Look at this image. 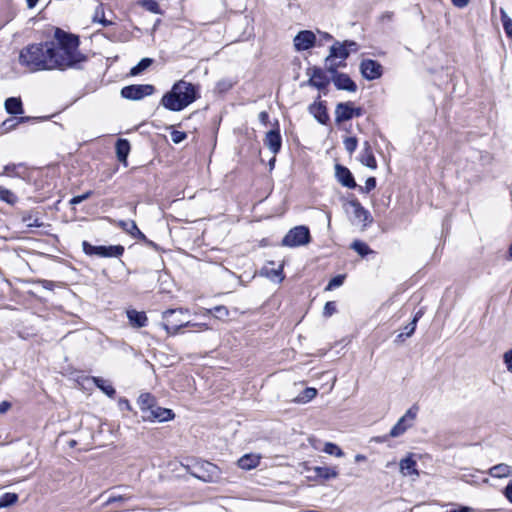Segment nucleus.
<instances>
[{
    "mask_svg": "<svg viewBox=\"0 0 512 512\" xmlns=\"http://www.w3.org/2000/svg\"><path fill=\"white\" fill-rule=\"evenodd\" d=\"M54 38L56 42H49V45L52 47L49 60L50 65H52L50 70L79 68V64L86 61V56L78 50L79 39L77 36L57 28Z\"/></svg>",
    "mask_w": 512,
    "mask_h": 512,
    "instance_id": "obj_1",
    "label": "nucleus"
},
{
    "mask_svg": "<svg viewBox=\"0 0 512 512\" xmlns=\"http://www.w3.org/2000/svg\"><path fill=\"white\" fill-rule=\"evenodd\" d=\"M197 99V87L184 80H179L165 93L161 105L170 111H181Z\"/></svg>",
    "mask_w": 512,
    "mask_h": 512,
    "instance_id": "obj_2",
    "label": "nucleus"
},
{
    "mask_svg": "<svg viewBox=\"0 0 512 512\" xmlns=\"http://www.w3.org/2000/svg\"><path fill=\"white\" fill-rule=\"evenodd\" d=\"M51 52L49 42L28 45L20 51L19 63L32 72L50 70Z\"/></svg>",
    "mask_w": 512,
    "mask_h": 512,
    "instance_id": "obj_3",
    "label": "nucleus"
},
{
    "mask_svg": "<svg viewBox=\"0 0 512 512\" xmlns=\"http://www.w3.org/2000/svg\"><path fill=\"white\" fill-rule=\"evenodd\" d=\"M188 313V310L183 308L168 309L163 312L161 323L162 328L168 335H175L182 327L194 326L190 321L185 320L183 316Z\"/></svg>",
    "mask_w": 512,
    "mask_h": 512,
    "instance_id": "obj_4",
    "label": "nucleus"
},
{
    "mask_svg": "<svg viewBox=\"0 0 512 512\" xmlns=\"http://www.w3.org/2000/svg\"><path fill=\"white\" fill-rule=\"evenodd\" d=\"M82 248L87 255H96L103 258L120 257L124 253L122 245L94 246L88 241H83Z\"/></svg>",
    "mask_w": 512,
    "mask_h": 512,
    "instance_id": "obj_5",
    "label": "nucleus"
},
{
    "mask_svg": "<svg viewBox=\"0 0 512 512\" xmlns=\"http://www.w3.org/2000/svg\"><path fill=\"white\" fill-rule=\"evenodd\" d=\"M310 231L306 226H296L289 230L282 240V245L287 247H297L306 245L310 242Z\"/></svg>",
    "mask_w": 512,
    "mask_h": 512,
    "instance_id": "obj_6",
    "label": "nucleus"
},
{
    "mask_svg": "<svg viewBox=\"0 0 512 512\" xmlns=\"http://www.w3.org/2000/svg\"><path fill=\"white\" fill-rule=\"evenodd\" d=\"M418 412L417 406H412L406 413L397 421L389 432V436L392 438L403 435L409 428L414 424Z\"/></svg>",
    "mask_w": 512,
    "mask_h": 512,
    "instance_id": "obj_7",
    "label": "nucleus"
},
{
    "mask_svg": "<svg viewBox=\"0 0 512 512\" xmlns=\"http://www.w3.org/2000/svg\"><path fill=\"white\" fill-rule=\"evenodd\" d=\"M155 88L150 84H135L125 86L121 89V96L129 100H141L154 93Z\"/></svg>",
    "mask_w": 512,
    "mask_h": 512,
    "instance_id": "obj_8",
    "label": "nucleus"
},
{
    "mask_svg": "<svg viewBox=\"0 0 512 512\" xmlns=\"http://www.w3.org/2000/svg\"><path fill=\"white\" fill-rule=\"evenodd\" d=\"M360 72L366 80H375L382 76L383 66L372 59H364L360 63Z\"/></svg>",
    "mask_w": 512,
    "mask_h": 512,
    "instance_id": "obj_9",
    "label": "nucleus"
},
{
    "mask_svg": "<svg viewBox=\"0 0 512 512\" xmlns=\"http://www.w3.org/2000/svg\"><path fill=\"white\" fill-rule=\"evenodd\" d=\"M306 74L309 76L306 84L319 90L325 89L330 82L329 78L321 68H308Z\"/></svg>",
    "mask_w": 512,
    "mask_h": 512,
    "instance_id": "obj_10",
    "label": "nucleus"
},
{
    "mask_svg": "<svg viewBox=\"0 0 512 512\" xmlns=\"http://www.w3.org/2000/svg\"><path fill=\"white\" fill-rule=\"evenodd\" d=\"M174 416L175 415L171 409L162 408L156 403L153 408L147 411L146 416H143V420L150 422H165L172 420Z\"/></svg>",
    "mask_w": 512,
    "mask_h": 512,
    "instance_id": "obj_11",
    "label": "nucleus"
},
{
    "mask_svg": "<svg viewBox=\"0 0 512 512\" xmlns=\"http://www.w3.org/2000/svg\"><path fill=\"white\" fill-rule=\"evenodd\" d=\"M316 41V36L312 31L309 30H303L300 31L295 37H294V46L297 51H304L308 50L311 47L314 46Z\"/></svg>",
    "mask_w": 512,
    "mask_h": 512,
    "instance_id": "obj_12",
    "label": "nucleus"
},
{
    "mask_svg": "<svg viewBox=\"0 0 512 512\" xmlns=\"http://www.w3.org/2000/svg\"><path fill=\"white\" fill-rule=\"evenodd\" d=\"M335 175L337 180L345 187L353 189L357 184L350 170L340 164L335 166Z\"/></svg>",
    "mask_w": 512,
    "mask_h": 512,
    "instance_id": "obj_13",
    "label": "nucleus"
},
{
    "mask_svg": "<svg viewBox=\"0 0 512 512\" xmlns=\"http://www.w3.org/2000/svg\"><path fill=\"white\" fill-rule=\"evenodd\" d=\"M332 80L338 90H346L349 92H355L357 90L355 82L345 73H336Z\"/></svg>",
    "mask_w": 512,
    "mask_h": 512,
    "instance_id": "obj_14",
    "label": "nucleus"
},
{
    "mask_svg": "<svg viewBox=\"0 0 512 512\" xmlns=\"http://www.w3.org/2000/svg\"><path fill=\"white\" fill-rule=\"evenodd\" d=\"M264 143L273 154L278 153L282 145V138L279 129L268 131L266 133Z\"/></svg>",
    "mask_w": 512,
    "mask_h": 512,
    "instance_id": "obj_15",
    "label": "nucleus"
},
{
    "mask_svg": "<svg viewBox=\"0 0 512 512\" xmlns=\"http://www.w3.org/2000/svg\"><path fill=\"white\" fill-rule=\"evenodd\" d=\"M349 204L353 208L354 218L357 219L358 222L362 223L364 226L372 222L369 211L366 210L359 201L352 200Z\"/></svg>",
    "mask_w": 512,
    "mask_h": 512,
    "instance_id": "obj_16",
    "label": "nucleus"
},
{
    "mask_svg": "<svg viewBox=\"0 0 512 512\" xmlns=\"http://www.w3.org/2000/svg\"><path fill=\"white\" fill-rule=\"evenodd\" d=\"M112 223L114 225H117L118 227H120L123 231H125L126 233H128L129 235H131L134 238L145 239V235L139 230L135 221H133V220H129V221L119 220V221H112Z\"/></svg>",
    "mask_w": 512,
    "mask_h": 512,
    "instance_id": "obj_17",
    "label": "nucleus"
},
{
    "mask_svg": "<svg viewBox=\"0 0 512 512\" xmlns=\"http://www.w3.org/2000/svg\"><path fill=\"white\" fill-rule=\"evenodd\" d=\"M352 119V102L339 103L335 109V121L341 123Z\"/></svg>",
    "mask_w": 512,
    "mask_h": 512,
    "instance_id": "obj_18",
    "label": "nucleus"
},
{
    "mask_svg": "<svg viewBox=\"0 0 512 512\" xmlns=\"http://www.w3.org/2000/svg\"><path fill=\"white\" fill-rule=\"evenodd\" d=\"M417 463L413 459L412 455L403 458L399 463L400 472L403 476L415 475L419 476V472L416 469Z\"/></svg>",
    "mask_w": 512,
    "mask_h": 512,
    "instance_id": "obj_19",
    "label": "nucleus"
},
{
    "mask_svg": "<svg viewBox=\"0 0 512 512\" xmlns=\"http://www.w3.org/2000/svg\"><path fill=\"white\" fill-rule=\"evenodd\" d=\"M360 161L363 165H365L371 169L377 168V162H376L372 148L368 141L364 142L363 150L360 155Z\"/></svg>",
    "mask_w": 512,
    "mask_h": 512,
    "instance_id": "obj_20",
    "label": "nucleus"
},
{
    "mask_svg": "<svg viewBox=\"0 0 512 512\" xmlns=\"http://www.w3.org/2000/svg\"><path fill=\"white\" fill-rule=\"evenodd\" d=\"M127 317L129 319L130 324L136 328H141V327L146 326L147 321H148L145 312L137 311L134 309L127 311Z\"/></svg>",
    "mask_w": 512,
    "mask_h": 512,
    "instance_id": "obj_21",
    "label": "nucleus"
},
{
    "mask_svg": "<svg viewBox=\"0 0 512 512\" xmlns=\"http://www.w3.org/2000/svg\"><path fill=\"white\" fill-rule=\"evenodd\" d=\"M137 403L142 413L141 417L143 418V416H146L147 411L154 407L156 404V399L150 393H142L138 397Z\"/></svg>",
    "mask_w": 512,
    "mask_h": 512,
    "instance_id": "obj_22",
    "label": "nucleus"
},
{
    "mask_svg": "<svg viewBox=\"0 0 512 512\" xmlns=\"http://www.w3.org/2000/svg\"><path fill=\"white\" fill-rule=\"evenodd\" d=\"M488 474L493 478H506L512 476V467L505 463L492 466L488 470Z\"/></svg>",
    "mask_w": 512,
    "mask_h": 512,
    "instance_id": "obj_23",
    "label": "nucleus"
},
{
    "mask_svg": "<svg viewBox=\"0 0 512 512\" xmlns=\"http://www.w3.org/2000/svg\"><path fill=\"white\" fill-rule=\"evenodd\" d=\"M309 111L321 124H326V122L329 119L326 107L320 102H314L313 104H311L309 106Z\"/></svg>",
    "mask_w": 512,
    "mask_h": 512,
    "instance_id": "obj_24",
    "label": "nucleus"
},
{
    "mask_svg": "<svg viewBox=\"0 0 512 512\" xmlns=\"http://www.w3.org/2000/svg\"><path fill=\"white\" fill-rule=\"evenodd\" d=\"M5 109L12 115H20L24 113L22 101L19 97L7 98L5 100Z\"/></svg>",
    "mask_w": 512,
    "mask_h": 512,
    "instance_id": "obj_25",
    "label": "nucleus"
},
{
    "mask_svg": "<svg viewBox=\"0 0 512 512\" xmlns=\"http://www.w3.org/2000/svg\"><path fill=\"white\" fill-rule=\"evenodd\" d=\"M116 155L120 162L125 163L130 152V143L126 139H118L116 142Z\"/></svg>",
    "mask_w": 512,
    "mask_h": 512,
    "instance_id": "obj_26",
    "label": "nucleus"
},
{
    "mask_svg": "<svg viewBox=\"0 0 512 512\" xmlns=\"http://www.w3.org/2000/svg\"><path fill=\"white\" fill-rule=\"evenodd\" d=\"M260 463V457L254 454H246L238 460V466L245 470L257 467Z\"/></svg>",
    "mask_w": 512,
    "mask_h": 512,
    "instance_id": "obj_27",
    "label": "nucleus"
},
{
    "mask_svg": "<svg viewBox=\"0 0 512 512\" xmlns=\"http://www.w3.org/2000/svg\"><path fill=\"white\" fill-rule=\"evenodd\" d=\"M93 382L104 394L110 398H114L116 391L107 380L100 377H93Z\"/></svg>",
    "mask_w": 512,
    "mask_h": 512,
    "instance_id": "obj_28",
    "label": "nucleus"
},
{
    "mask_svg": "<svg viewBox=\"0 0 512 512\" xmlns=\"http://www.w3.org/2000/svg\"><path fill=\"white\" fill-rule=\"evenodd\" d=\"M329 55L333 58H340L341 60H345L349 56V50L346 45L336 42L330 48Z\"/></svg>",
    "mask_w": 512,
    "mask_h": 512,
    "instance_id": "obj_29",
    "label": "nucleus"
},
{
    "mask_svg": "<svg viewBox=\"0 0 512 512\" xmlns=\"http://www.w3.org/2000/svg\"><path fill=\"white\" fill-rule=\"evenodd\" d=\"M314 472L317 477L323 478L325 480L336 478L338 476V471L335 467H314Z\"/></svg>",
    "mask_w": 512,
    "mask_h": 512,
    "instance_id": "obj_30",
    "label": "nucleus"
},
{
    "mask_svg": "<svg viewBox=\"0 0 512 512\" xmlns=\"http://www.w3.org/2000/svg\"><path fill=\"white\" fill-rule=\"evenodd\" d=\"M420 317H421V313L420 312L416 313L413 320L409 324H407L403 328V331L397 336V339L402 340L404 337H410L414 333V331L416 329V324Z\"/></svg>",
    "mask_w": 512,
    "mask_h": 512,
    "instance_id": "obj_31",
    "label": "nucleus"
},
{
    "mask_svg": "<svg viewBox=\"0 0 512 512\" xmlns=\"http://www.w3.org/2000/svg\"><path fill=\"white\" fill-rule=\"evenodd\" d=\"M317 395V390L313 387H308L306 389L303 390V392L297 396V398L295 399V401L297 403H307L309 401H311L312 399H314Z\"/></svg>",
    "mask_w": 512,
    "mask_h": 512,
    "instance_id": "obj_32",
    "label": "nucleus"
},
{
    "mask_svg": "<svg viewBox=\"0 0 512 512\" xmlns=\"http://www.w3.org/2000/svg\"><path fill=\"white\" fill-rule=\"evenodd\" d=\"M500 15L504 31L506 35L512 39V19L503 8H500Z\"/></svg>",
    "mask_w": 512,
    "mask_h": 512,
    "instance_id": "obj_33",
    "label": "nucleus"
},
{
    "mask_svg": "<svg viewBox=\"0 0 512 512\" xmlns=\"http://www.w3.org/2000/svg\"><path fill=\"white\" fill-rule=\"evenodd\" d=\"M18 501V495L16 493H4L0 496V508H6L14 505Z\"/></svg>",
    "mask_w": 512,
    "mask_h": 512,
    "instance_id": "obj_34",
    "label": "nucleus"
},
{
    "mask_svg": "<svg viewBox=\"0 0 512 512\" xmlns=\"http://www.w3.org/2000/svg\"><path fill=\"white\" fill-rule=\"evenodd\" d=\"M351 248L354 251H356L359 255H361L362 257L373 252L366 243L359 241V240L354 241L351 245Z\"/></svg>",
    "mask_w": 512,
    "mask_h": 512,
    "instance_id": "obj_35",
    "label": "nucleus"
},
{
    "mask_svg": "<svg viewBox=\"0 0 512 512\" xmlns=\"http://www.w3.org/2000/svg\"><path fill=\"white\" fill-rule=\"evenodd\" d=\"M152 62L153 60L151 58L141 59L140 62L130 70V74L135 76L142 73L152 64Z\"/></svg>",
    "mask_w": 512,
    "mask_h": 512,
    "instance_id": "obj_36",
    "label": "nucleus"
},
{
    "mask_svg": "<svg viewBox=\"0 0 512 512\" xmlns=\"http://www.w3.org/2000/svg\"><path fill=\"white\" fill-rule=\"evenodd\" d=\"M0 200L12 205V204L16 203L17 197L9 189H7L3 186H0Z\"/></svg>",
    "mask_w": 512,
    "mask_h": 512,
    "instance_id": "obj_37",
    "label": "nucleus"
},
{
    "mask_svg": "<svg viewBox=\"0 0 512 512\" xmlns=\"http://www.w3.org/2000/svg\"><path fill=\"white\" fill-rule=\"evenodd\" d=\"M323 451L330 455H335L336 457H342L344 455L343 451L334 443L327 442L325 443Z\"/></svg>",
    "mask_w": 512,
    "mask_h": 512,
    "instance_id": "obj_38",
    "label": "nucleus"
},
{
    "mask_svg": "<svg viewBox=\"0 0 512 512\" xmlns=\"http://www.w3.org/2000/svg\"><path fill=\"white\" fill-rule=\"evenodd\" d=\"M93 21L94 22H99L101 23L103 26H109L112 24L111 21H108L104 18V10H103V7L101 5H99L96 10H95V15L93 17Z\"/></svg>",
    "mask_w": 512,
    "mask_h": 512,
    "instance_id": "obj_39",
    "label": "nucleus"
},
{
    "mask_svg": "<svg viewBox=\"0 0 512 512\" xmlns=\"http://www.w3.org/2000/svg\"><path fill=\"white\" fill-rule=\"evenodd\" d=\"M23 223L27 227H41L43 223L40 221L38 217H34L32 214H27L22 217Z\"/></svg>",
    "mask_w": 512,
    "mask_h": 512,
    "instance_id": "obj_40",
    "label": "nucleus"
},
{
    "mask_svg": "<svg viewBox=\"0 0 512 512\" xmlns=\"http://www.w3.org/2000/svg\"><path fill=\"white\" fill-rule=\"evenodd\" d=\"M335 59L336 58H333L331 57L330 55H328V57L325 59V66L327 68V70L331 73H333L334 75L337 72V68L340 67V66H344L345 64H343L342 62H339V63H336L335 62Z\"/></svg>",
    "mask_w": 512,
    "mask_h": 512,
    "instance_id": "obj_41",
    "label": "nucleus"
},
{
    "mask_svg": "<svg viewBox=\"0 0 512 512\" xmlns=\"http://www.w3.org/2000/svg\"><path fill=\"white\" fill-rule=\"evenodd\" d=\"M343 144L346 151L352 154L357 148L358 141L355 137H347Z\"/></svg>",
    "mask_w": 512,
    "mask_h": 512,
    "instance_id": "obj_42",
    "label": "nucleus"
},
{
    "mask_svg": "<svg viewBox=\"0 0 512 512\" xmlns=\"http://www.w3.org/2000/svg\"><path fill=\"white\" fill-rule=\"evenodd\" d=\"M344 279H345V276H343V275H337V276L333 277L329 281L326 289L327 290H332V289H334L336 287L341 286L343 284V282H344Z\"/></svg>",
    "mask_w": 512,
    "mask_h": 512,
    "instance_id": "obj_43",
    "label": "nucleus"
},
{
    "mask_svg": "<svg viewBox=\"0 0 512 512\" xmlns=\"http://www.w3.org/2000/svg\"><path fill=\"white\" fill-rule=\"evenodd\" d=\"M283 269H282V266H280L278 269H271L270 271L266 270V275L271 278V279H278V281H282L284 276H283Z\"/></svg>",
    "mask_w": 512,
    "mask_h": 512,
    "instance_id": "obj_44",
    "label": "nucleus"
},
{
    "mask_svg": "<svg viewBox=\"0 0 512 512\" xmlns=\"http://www.w3.org/2000/svg\"><path fill=\"white\" fill-rule=\"evenodd\" d=\"M170 135H171L172 142L175 144L181 143L187 137L185 132L178 131V130H173Z\"/></svg>",
    "mask_w": 512,
    "mask_h": 512,
    "instance_id": "obj_45",
    "label": "nucleus"
},
{
    "mask_svg": "<svg viewBox=\"0 0 512 512\" xmlns=\"http://www.w3.org/2000/svg\"><path fill=\"white\" fill-rule=\"evenodd\" d=\"M375 187H376V179L374 177H369L365 182V186L359 187V190L364 193H369Z\"/></svg>",
    "mask_w": 512,
    "mask_h": 512,
    "instance_id": "obj_46",
    "label": "nucleus"
},
{
    "mask_svg": "<svg viewBox=\"0 0 512 512\" xmlns=\"http://www.w3.org/2000/svg\"><path fill=\"white\" fill-rule=\"evenodd\" d=\"M336 312V304L333 301H329L325 304L323 309V315L325 317H330Z\"/></svg>",
    "mask_w": 512,
    "mask_h": 512,
    "instance_id": "obj_47",
    "label": "nucleus"
},
{
    "mask_svg": "<svg viewBox=\"0 0 512 512\" xmlns=\"http://www.w3.org/2000/svg\"><path fill=\"white\" fill-rule=\"evenodd\" d=\"M91 194H92V192L88 191L82 195L75 196L70 200V204L71 205L79 204V203L83 202L84 200L88 199L91 196Z\"/></svg>",
    "mask_w": 512,
    "mask_h": 512,
    "instance_id": "obj_48",
    "label": "nucleus"
},
{
    "mask_svg": "<svg viewBox=\"0 0 512 512\" xmlns=\"http://www.w3.org/2000/svg\"><path fill=\"white\" fill-rule=\"evenodd\" d=\"M504 363L506 364L507 370L512 373V349L504 354Z\"/></svg>",
    "mask_w": 512,
    "mask_h": 512,
    "instance_id": "obj_49",
    "label": "nucleus"
},
{
    "mask_svg": "<svg viewBox=\"0 0 512 512\" xmlns=\"http://www.w3.org/2000/svg\"><path fill=\"white\" fill-rule=\"evenodd\" d=\"M214 311L216 313V316L220 319L227 317L229 314L228 309L225 306H216L214 308Z\"/></svg>",
    "mask_w": 512,
    "mask_h": 512,
    "instance_id": "obj_50",
    "label": "nucleus"
},
{
    "mask_svg": "<svg viewBox=\"0 0 512 512\" xmlns=\"http://www.w3.org/2000/svg\"><path fill=\"white\" fill-rule=\"evenodd\" d=\"M451 2L457 8H465L470 0H451Z\"/></svg>",
    "mask_w": 512,
    "mask_h": 512,
    "instance_id": "obj_51",
    "label": "nucleus"
},
{
    "mask_svg": "<svg viewBox=\"0 0 512 512\" xmlns=\"http://www.w3.org/2000/svg\"><path fill=\"white\" fill-rule=\"evenodd\" d=\"M504 495L508 499V501L512 503V482H510L506 486L505 491H504Z\"/></svg>",
    "mask_w": 512,
    "mask_h": 512,
    "instance_id": "obj_52",
    "label": "nucleus"
},
{
    "mask_svg": "<svg viewBox=\"0 0 512 512\" xmlns=\"http://www.w3.org/2000/svg\"><path fill=\"white\" fill-rule=\"evenodd\" d=\"M126 500V498L122 495H119V496H111L107 499L106 501V505H109L111 503H114V502H120V501H124Z\"/></svg>",
    "mask_w": 512,
    "mask_h": 512,
    "instance_id": "obj_53",
    "label": "nucleus"
},
{
    "mask_svg": "<svg viewBox=\"0 0 512 512\" xmlns=\"http://www.w3.org/2000/svg\"><path fill=\"white\" fill-rule=\"evenodd\" d=\"M11 407V403L8 401H2L0 403V414L6 413Z\"/></svg>",
    "mask_w": 512,
    "mask_h": 512,
    "instance_id": "obj_54",
    "label": "nucleus"
},
{
    "mask_svg": "<svg viewBox=\"0 0 512 512\" xmlns=\"http://www.w3.org/2000/svg\"><path fill=\"white\" fill-rule=\"evenodd\" d=\"M259 120H260V122H261L262 124L267 125L268 120H269V115H268V113H267L266 111H262V112H260V114H259Z\"/></svg>",
    "mask_w": 512,
    "mask_h": 512,
    "instance_id": "obj_55",
    "label": "nucleus"
},
{
    "mask_svg": "<svg viewBox=\"0 0 512 512\" xmlns=\"http://www.w3.org/2000/svg\"><path fill=\"white\" fill-rule=\"evenodd\" d=\"M473 509L468 506H461L459 508L453 509L449 512H472Z\"/></svg>",
    "mask_w": 512,
    "mask_h": 512,
    "instance_id": "obj_56",
    "label": "nucleus"
},
{
    "mask_svg": "<svg viewBox=\"0 0 512 512\" xmlns=\"http://www.w3.org/2000/svg\"><path fill=\"white\" fill-rule=\"evenodd\" d=\"M344 45H346L348 50L349 49L354 50V51L357 50V44L354 41H345Z\"/></svg>",
    "mask_w": 512,
    "mask_h": 512,
    "instance_id": "obj_57",
    "label": "nucleus"
},
{
    "mask_svg": "<svg viewBox=\"0 0 512 512\" xmlns=\"http://www.w3.org/2000/svg\"><path fill=\"white\" fill-rule=\"evenodd\" d=\"M361 115H362V109H361V108H359V107H357V108H356V107H354V106L352 105V118H353V117H359V116H361Z\"/></svg>",
    "mask_w": 512,
    "mask_h": 512,
    "instance_id": "obj_58",
    "label": "nucleus"
},
{
    "mask_svg": "<svg viewBox=\"0 0 512 512\" xmlns=\"http://www.w3.org/2000/svg\"><path fill=\"white\" fill-rule=\"evenodd\" d=\"M29 8H33L39 0H26Z\"/></svg>",
    "mask_w": 512,
    "mask_h": 512,
    "instance_id": "obj_59",
    "label": "nucleus"
},
{
    "mask_svg": "<svg viewBox=\"0 0 512 512\" xmlns=\"http://www.w3.org/2000/svg\"><path fill=\"white\" fill-rule=\"evenodd\" d=\"M364 460H366V457L364 455H362V454H357L355 456V461L356 462H360V461H364Z\"/></svg>",
    "mask_w": 512,
    "mask_h": 512,
    "instance_id": "obj_60",
    "label": "nucleus"
},
{
    "mask_svg": "<svg viewBox=\"0 0 512 512\" xmlns=\"http://www.w3.org/2000/svg\"><path fill=\"white\" fill-rule=\"evenodd\" d=\"M120 404L121 405L123 404V406H125L127 409H130V404H129L128 400L123 399V400L120 401Z\"/></svg>",
    "mask_w": 512,
    "mask_h": 512,
    "instance_id": "obj_61",
    "label": "nucleus"
},
{
    "mask_svg": "<svg viewBox=\"0 0 512 512\" xmlns=\"http://www.w3.org/2000/svg\"><path fill=\"white\" fill-rule=\"evenodd\" d=\"M207 467L209 468V469H208L209 471H210V470H213V471H215V470H216V467H215L213 464H211V463H207Z\"/></svg>",
    "mask_w": 512,
    "mask_h": 512,
    "instance_id": "obj_62",
    "label": "nucleus"
},
{
    "mask_svg": "<svg viewBox=\"0 0 512 512\" xmlns=\"http://www.w3.org/2000/svg\"><path fill=\"white\" fill-rule=\"evenodd\" d=\"M156 7H157V4H156L155 2H153V3L151 4V6L149 7V10H151V11H155V8H156Z\"/></svg>",
    "mask_w": 512,
    "mask_h": 512,
    "instance_id": "obj_63",
    "label": "nucleus"
},
{
    "mask_svg": "<svg viewBox=\"0 0 512 512\" xmlns=\"http://www.w3.org/2000/svg\"><path fill=\"white\" fill-rule=\"evenodd\" d=\"M12 169H14V166H10V165L5 166V172L12 171Z\"/></svg>",
    "mask_w": 512,
    "mask_h": 512,
    "instance_id": "obj_64",
    "label": "nucleus"
}]
</instances>
